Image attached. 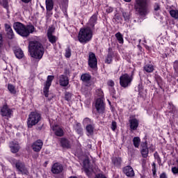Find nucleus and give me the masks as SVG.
I'll list each match as a JSON object with an SVG mask.
<instances>
[{"label": "nucleus", "instance_id": "15", "mask_svg": "<svg viewBox=\"0 0 178 178\" xmlns=\"http://www.w3.org/2000/svg\"><path fill=\"white\" fill-rule=\"evenodd\" d=\"M60 145L62 148H65L66 149H72V142L67 138H60Z\"/></svg>", "mask_w": 178, "mask_h": 178}, {"label": "nucleus", "instance_id": "49", "mask_svg": "<svg viewBox=\"0 0 178 178\" xmlns=\"http://www.w3.org/2000/svg\"><path fill=\"white\" fill-rule=\"evenodd\" d=\"M83 124L84 125L87 124V126L88 124H91V119H90L89 118H84L83 120Z\"/></svg>", "mask_w": 178, "mask_h": 178}, {"label": "nucleus", "instance_id": "5", "mask_svg": "<svg viewBox=\"0 0 178 178\" xmlns=\"http://www.w3.org/2000/svg\"><path fill=\"white\" fill-rule=\"evenodd\" d=\"M41 114L34 111L31 112L27 119L28 129H33V126L38 124V122L41 121Z\"/></svg>", "mask_w": 178, "mask_h": 178}, {"label": "nucleus", "instance_id": "30", "mask_svg": "<svg viewBox=\"0 0 178 178\" xmlns=\"http://www.w3.org/2000/svg\"><path fill=\"white\" fill-rule=\"evenodd\" d=\"M74 129L77 134H83V127H81V124L80 122H76L74 127Z\"/></svg>", "mask_w": 178, "mask_h": 178}, {"label": "nucleus", "instance_id": "33", "mask_svg": "<svg viewBox=\"0 0 178 178\" xmlns=\"http://www.w3.org/2000/svg\"><path fill=\"white\" fill-rule=\"evenodd\" d=\"M68 4V0H60L59 2L60 8H63V9H67Z\"/></svg>", "mask_w": 178, "mask_h": 178}, {"label": "nucleus", "instance_id": "40", "mask_svg": "<svg viewBox=\"0 0 178 178\" xmlns=\"http://www.w3.org/2000/svg\"><path fill=\"white\" fill-rule=\"evenodd\" d=\"M72 97H73V94L70 92H65V101H70L72 99Z\"/></svg>", "mask_w": 178, "mask_h": 178}, {"label": "nucleus", "instance_id": "7", "mask_svg": "<svg viewBox=\"0 0 178 178\" xmlns=\"http://www.w3.org/2000/svg\"><path fill=\"white\" fill-rule=\"evenodd\" d=\"M133 76H134V72H131V75L129 76V74L125 73L120 76V86L122 88H127L131 86V82L133 81Z\"/></svg>", "mask_w": 178, "mask_h": 178}, {"label": "nucleus", "instance_id": "50", "mask_svg": "<svg viewBox=\"0 0 178 178\" xmlns=\"http://www.w3.org/2000/svg\"><path fill=\"white\" fill-rule=\"evenodd\" d=\"M107 86L108 87H111V88H113L115 87V81H113V80H111V79H109L108 81H107Z\"/></svg>", "mask_w": 178, "mask_h": 178}, {"label": "nucleus", "instance_id": "59", "mask_svg": "<svg viewBox=\"0 0 178 178\" xmlns=\"http://www.w3.org/2000/svg\"><path fill=\"white\" fill-rule=\"evenodd\" d=\"M161 58L166 59V58H168V54H166V53L161 54Z\"/></svg>", "mask_w": 178, "mask_h": 178}, {"label": "nucleus", "instance_id": "47", "mask_svg": "<svg viewBox=\"0 0 178 178\" xmlns=\"http://www.w3.org/2000/svg\"><path fill=\"white\" fill-rule=\"evenodd\" d=\"M152 166V172L153 173V176H156V163H155V162H153Z\"/></svg>", "mask_w": 178, "mask_h": 178}, {"label": "nucleus", "instance_id": "29", "mask_svg": "<svg viewBox=\"0 0 178 178\" xmlns=\"http://www.w3.org/2000/svg\"><path fill=\"white\" fill-rule=\"evenodd\" d=\"M133 144L134 146L135 147V148H139L140 147V144H141V138H140V137L138 136H135L133 138Z\"/></svg>", "mask_w": 178, "mask_h": 178}, {"label": "nucleus", "instance_id": "37", "mask_svg": "<svg viewBox=\"0 0 178 178\" xmlns=\"http://www.w3.org/2000/svg\"><path fill=\"white\" fill-rule=\"evenodd\" d=\"M84 172L86 175L88 176V177H92V170H90V168L87 167H84Z\"/></svg>", "mask_w": 178, "mask_h": 178}, {"label": "nucleus", "instance_id": "4", "mask_svg": "<svg viewBox=\"0 0 178 178\" xmlns=\"http://www.w3.org/2000/svg\"><path fill=\"white\" fill-rule=\"evenodd\" d=\"M134 9L140 16H146L148 15V0H136Z\"/></svg>", "mask_w": 178, "mask_h": 178}, {"label": "nucleus", "instance_id": "55", "mask_svg": "<svg viewBox=\"0 0 178 178\" xmlns=\"http://www.w3.org/2000/svg\"><path fill=\"white\" fill-rule=\"evenodd\" d=\"M95 178H106V177L104 174L99 173L95 175Z\"/></svg>", "mask_w": 178, "mask_h": 178}, {"label": "nucleus", "instance_id": "42", "mask_svg": "<svg viewBox=\"0 0 178 178\" xmlns=\"http://www.w3.org/2000/svg\"><path fill=\"white\" fill-rule=\"evenodd\" d=\"M96 94L98 97H100L99 98H102L104 99V91L102 89L99 88L96 90Z\"/></svg>", "mask_w": 178, "mask_h": 178}, {"label": "nucleus", "instance_id": "35", "mask_svg": "<svg viewBox=\"0 0 178 178\" xmlns=\"http://www.w3.org/2000/svg\"><path fill=\"white\" fill-rule=\"evenodd\" d=\"M170 15L171 17L177 19H178V10H170Z\"/></svg>", "mask_w": 178, "mask_h": 178}, {"label": "nucleus", "instance_id": "23", "mask_svg": "<svg viewBox=\"0 0 178 178\" xmlns=\"http://www.w3.org/2000/svg\"><path fill=\"white\" fill-rule=\"evenodd\" d=\"M154 70H155V67L152 63H147L143 66L145 73H154Z\"/></svg>", "mask_w": 178, "mask_h": 178}, {"label": "nucleus", "instance_id": "1", "mask_svg": "<svg viewBox=\"0 0 178 178\" xmlns=\"http://www.w3.org/2000/svg\"><path fill=\"white\" fill-rule=\"evenodd\" d=\"M28 48L31 58L35 59L38 62H40L42 59L45 50L44 49V46H42V44L40 41H29Z\"/></svg>", "mask_w": 178, "mask_h": 178}, {"label": "nucleus", "instance_id": "46", "mask_svg": "<svg viewBox=\"0 0 178 178\" xmlns=\"http://www.w3.org/2000/svg\"><path fill=\"white\" fill-rule=\"evenodd\" d=\"M109 91L111 97L113 98H116V90H115V88H109Z\"/></svg>", "mask_w": 178, "mask_h": 178}, {"label": "nucleus", "instance_id": "14", "mask_svg": "<svg viewBox=\"0 0 178 178\" xmlns=\"http://www.w3.org/2000/svg\"><path fill=\"white\" fill-rule=\"evenodd\" d=\"M122 172L127 177H134L136 176V173L134 172V170L133 167L131 165H127L122 168Z\"/></svg>", "mask_w": 178, "mask_h": 178}, {"label": "nucleus", "instance_id": "57", "mask_svg": "<svg viewBox=\"0 0 178 178\" xmlns=\"http://www.w3.org/2000/svg\"><path fill=\"white\" fill-rule=\"evenodd\" d=\"M159 178H168V175H166V172H162L160 175Z\"/></svg>", "mask_w": 178, "mask_h": 178}, {"label": "nucleus", "instance_id": "21", "mask_svg": "<svg viewBox=\"0 0 178 178\" xmlns=\"http://www.w3.org/2000/svg\"><path fill=\"white\" fill-rule=\"evenodd\" d=\"M59 84L61 87H67L69 86V77L64 74L60 75Z\"/></svg>", "mask_w": 178, "mask_h": 178}, {"label": "nucleus", "instance_id": "32", "mask_svg": "<svg viewBox=\"0 0 178 178\" xmlns=\"http://www.w3.org/2000/svg\"><path fill=\"white\" fill-rule=\"evenodd\" d=\"M115 38L118 41L119 44H123L124 40L123 39V35L120 32H118L115 35Z\"/></svg>", "mask_w": 178, "mask_h": 178}, {"label": "nucleus", "instance_id": "44", "mask_svg": "<svg viewBox=\"0 0 178 178\" xmlns=\"http://www.w3.org/2000/svg\"><path fill=\"white\" fill-rule=\"evenodd\" d=\"M111 129L113 131H116L118 129V122H116V121H112Z\"/></svg>", "mask_w": 178, "mask_h": 178}, {"label": "nucleus", "instance_id": "28", "mask_svg": "<svg viewBox=\"0 0 178 178\" xmlns=\"http://www.w3.org/2000/svg\"><path fill=\"white\" fill-rule=\"evenodd\" d=\"M14 54L17 59H22L24 56V53L22 49H17L15 50Z\"/></svg>", "mask_w": 178, "mask_h": 178}, {"label": "nucleus", "instance_id": "41", "mask_svg": "<svg viewBox=\"0 0 178 178\" xmlns=\"http://www.w3.org/2000/svg\"><path fill=\"white\" fill-rule=\"evenodd\" d=\"M122 16H123L125 22H129V20H130V13L123 12Z\"/></svg>", "mask_w": 178, "mask_h": 178}, {"label": "nucleus", "instance_id": "43", "mask_svg": "<svg viewBox=\"0 0 178 178\" xmlns=\"http://www.w3.org/2000/svg\"><path fill=\"white\" fill-rule=\"evenodd\" d=\"M2 6L3 8H4V9L9 10V2L8 1V0L2 1Z\"/></svg>", "mask_w": 178, "mask_h": 178}, {"label": "nucleus", "instance_id": "64", "mask_svg": "<svg viewBox=\"0 0 178 178\" xmlns=\"http://www.w3.org/2000/svg\"><path fill=\"white\" fill-rule=\"evenodd\" d=\"M124 2H131V0H124Z\"/></svg>", "mask_w": 178, "mask_h": 178}, {"label": "nucleus", "instance_id": "13", "mask_svg": "<svg viewBox=\"0 0 178 178\" xmlns=\"http://www.w3.org/2000/svg\"><path fill=\"white\" fill-rule=\"evenodd\" d=\"M5 31L6 33V36L8 40L15 39V32H13V29H12V26L9 24H4Z\"/></svg>", "mask_w": 178, "mask_h": 178}, {"label": "nucleus", "instance_id": "17", "mask_svg": "<svg viewBox=\"0 0 178 178\" xmlns=\"http://www.w3.org/2000/svg\"><path fill=\"white\" fill-rule=\"evenodd\" d=\"M42 145L44 143L41 139H38L32 144L31 147L35 152H40L42 149Z\"/></svg>", "mask_w": 178, "mask_h": 178}, {"label": "nucleus", "instance_id": "25", "mask_svg": "<svg viewBox=\"0 0 178 178\" xmlns=\"http://www.w3.org/2000/svg\"><path fill=\"white\" fill-rule=\"evenodd\" d=\"M81 80L83 83H86V86H88L90 81H91V75L88 73L82 74L81 76Z\"/></svg>", "mask_w": 178, "mask_h": 178}, {"label": "nucleus", "instance_id": "27", "mask_svg": "<svg viewBox=\"0 0 178 178\" xmlns=\"http://www.w3.org/2000/svg\"><path fill=\"white\" fill-rule=\"evenodd\" d=\"M95 129V127L94 124H88L86 125V130L88 133L87 136H92L94 134V130Z\"/></svg>", "mask_w": 178, "mask_h": 178}, {"label": "nucleus", "instance_id": "60", "mask_svg": "<svg viewBox=\"0 0 178 178\" xmlns=\"http://www.w3.org/2000/svg\"><path fill=\"white\" fill-rule=\"evenodd\" d=\"M33 0H21L22 3H30Z\"/></svg>", "mask_w": 178, "mask_h": 178}, {"label": "nucleus", "instance_id": "16", "mask_svg": "<svg viewBox=\"0 0 178 178\" xmlns=\"http://www.w3.org/2000/svg\"><path fill=\"white\" fill-rule=\"evenodd\" d=\"M63 172V165L59 163H55L51 167V173L53 175H59Z\"/></svg>", "mask_w": 178, "mask_h": 178}, {"label": "nucleus", "instance_id": "10", "mask_svg": "<svg viewBox=\"0 0 178 178\" xmlns=\"http://www.w3.org/2000/svg\"><path fill=\"white\" fill-rule=\"evenodd\" d=\"M54 79H55V76L52 75L47 76V81L43 88V94L45 98H48V97H49V88H51V86H52V81H54Z\"/></svg>", "mask_w": 178, "mask_h": 178}, {"label": "nucleus", "instance_id": "8", "mask_svg": "<svg viewBox=\"0 0 178 178\" xmlns=\"http://www.w3.org/2000/svg\"><path fill=\"white\" fill-rule=\"evenodd\" d=\"M88 65L92 70H98V59L92 51L89 52Z\"/></svg>", "mask_w": 178, "mask_h": 178}, {"label": "nucleus", "instance_id": "58", "mask_svg": "<svg viewBox=\"0 0 178 178\" xmlns=\"http://www.w3.org/2000/svg\"><path fill=\"white\" fill-rule=\"evenodd\" d=\"M149 149H150V151H152V152H154V151H155V146L154 145L151 144L149 146Z\"/></svg>", "mask_w": 178, "mask_h": 178}, {"label": "nucleus", "instance_id": "36", "mask_svg": "<svg viewBox=\"0 0 178 178\" xmlns=\"http://www.w3.org/2000/svg\"><path fill=\"white\" fill-rule=\"evenodd\" d=\"M47 38L49 41L51 42V44H56V41H57L56 36L54 35H50L47 36Z\"/></svg>", "mask_w": 178, "mask_h": 178}, {"label": "nucleus", "instance_id": "2", "mask_svg": "<svg viewBox=\"0 0 178 178\" xmlns=\"http://www.w3.org/2000/svg\"><path fill=\"white\" fill-rule=\"evenodd\" d=\"M13 29L17 34L21 37H25L26 38H27L30 34H33V33L35 31V27H34V25H24V24L19 22L13 24Z\"/></svg>", "mask_w": 178, "mask_h": 178}, {"label": "nucleus", "instance_id": "56", "mask_svg": "<svg viewBox=\"0 0 178 178\" xmlns=\"http://www.w3.org/2000/svg\"><path fill=\"white\" fill-rule=\"evenodd\" d=\"M106 13H112L113 12V8L112 7H108L106 9Z\"/></svg>", "mask_w": 178, "mask_h": 178}, {"label": "nucleus", "instance_id": "63", "mask_svg": "<svg viewBox=\"0 0 178 178\" xmlns=\"http://www.w3.org/2000/svg\"><path fill=\"white\" fill-rule=\"evenodd\" d=\"M22 9H26V6L24 4H22Z\"/></svg>", "mask_w": 178, "mask_h": 178}, {"label": "nucleus", "instance_id": "39", "mask_svg": "<svg viewBox=\"0 0 178 178\" xmlns=\"http://www.w3.org/2000/svg\"><path fill=\"white\" fill-rule=\"evenodd\" d=\"M154 159L157 160V163L161 165V163H162V160L161 159V156H159V154L158 153V152H154Z\"/></svg>", "mask_w": 178, "mask_h": 178}, {"label": "nucleus", "instance_id": "24", "mask_svg": "<svg viewBox=\"0 0 178 178\" xmlns=\"http://www.w3.org/2000/svg\"><path fill=\"white\" fill-rule=\"evenodd\" d=\"M10 148L13 154H17V152L20 150V145H19V143L11 142L10 143Z\"/></svg>", "mask_w": 178, "mask_h": 178}, {"label": "nucleus", "instance_id": "62", "mask_svg": "<svg viewBox=\"0 0 178 178\" xmlns=\"http://www.w3.org/2000/svg\"><path fill=\"white\" fill-rule=\"evenodd\" d=\"M43 128H44V124L40 127H38L37 130H39L40 131H41V130H42Z\"/></svg>", "mask_w": 178, "mask_h": 178}, {"label": "nucleus", "instance_id": "20", "mask_svg": "<svg viewBox=\"0 0 178 178\" xmlns=\"http://www.w3.org/2000/svg\"><path fill=\"white\" fill-rule=\"evenodd\" d=\"M52 130L54 131L56 137H63V136H65V131H63V129L58 125L53 126Z\"/></svg>", "mask_w": 178, "mask_h": 178}, {"label": "nucleus", "instance_id": "3", "mask_svg": "<svg viewBox=\"0 0 178 178\" xmlns=\"http://www.w3.org/2000/svg\"><path fill=\"white\" fill-rule=\"evenodd\" d=\"M93 29L90 27L86 26L81 28L78 33V40L81 44H87L92 40V35H94Z\"/></svg>", "mask_w": 178, "mask_h": 178}, {"label": "nucleus", "instance_id": "12", "mask_svg": "<svg viewBox=\"0 0 178 178\" xmlns=\"http://www.w3.org/2000/svg\"><path fill=\"white\" fill-rule=\"evenodd\" d=\"M98 22V11L94 13L88 22V27H90L92 30H95V24Z\"/></svg>", "mask_w": 178, "mask_h": 178}, {"label": "nucleus", "instance_id": "6", "mask_svg": "<svg viewBox=\"0 0 178 178\" xmlns=\"http://www.w3.org/2000/svg\"><path fill=\"white\" fill-rule=\"evenodd\" d=\"M13 165L15 166L19 175H24L25 176H29L30 174L29 172V168L26 167V163L20 160L14 159L13 161Z\"/></svg>", "mask_w": 178, "mask_h": 178}, {"label": "nucleus", "instance_id": "11", "mask_svg": "<svg viewBox=\"0 0 178 178\" xmlns=\"http://www.w3.org/2000/svg\"><path fill=\"white\" fill-rule=\"evenodd\" d=\"M111 164L113 168L116 169H122V165L123 163V159L119 156H113L111 158Z\"/></svg>", "mask_w": 178, "mask_h": 178}, {"label": "nucleus", "instance_id": "9", "mask_svg": "<svg viewBox=\"0 0 178 178\" xmlns=\"http://www.w3.org/2000/svg\"><path fill=\"white\" fill-rule=\"evenodd\" d=\"M106 104L104 102L103 98H97L95 101V108L99 115H104L105 113Z\"/></svg>", "mask_w": 178, "mask_h": 178}, {"label": "nucleus", "instance_id": "53", "mask_svg": "<svg viewBox=\"0 0 178 178\" xmlns=\"http://www.w3.org/2000/svg\"><path fill=\"white\" fill-rule=\"evenodd\" d=\"M142 149L148 148V141L145 140V142L141 143Z\"/></svg>", "mask_w": 178, "mask_h": 178}, {"label": "nucleus", "instance_id": "54", "mask_svg": "<svg viewBox=\"0 0 178 178\" xmlns=\"http://www.w3.org/2000/svg\"><path fill=\"white\" fill-rule=\"evenodd\" d=\"M3 45V38L2 37V33H0V49Z\"/></svg>", "mask_w": 178, "mask_h": 178}, {"label": "nucleus", "instance_id": "52", "mask_svg": "<svg viewBox=\"0 0 178 178\" xmlns=\"http://www.w3.org/2000/svg\"><path fill=\"white\" fill-rule=\"evenodd\" d=\"M154 10L155 12H158V10H161V6L158 3H155L154 6Z\"/></svg>", "mask_w": 178, "mask_h": 178}, {"label": "nucleus", "instance_id": "45", "mask_svg": "<svg viewBox=\"0 0 178 178\" xmlns=\"http://www.w3.org/2000/svg\"><path fill=\"white\" fill-rule=\"evenodd\" d=\"M55 33V28L54 27H49L47 30V35H54V33Z\"/></svg>", "mask_w": 178, "mask_h": 178}, {"label": "nucleus", "instance_id": "38", "mask_svg": "<svg viewBox=\"0 0 178 178\" xmlns=\"http://www.w3.org/2000/svg\"><path fill=\"white\" fill-rule=\"evenodd\" d=\"M65 58H70L72 56V49H70V47H67L65 49Z\"/></svg>", "mask_w": 178, "mask_h": 178}, {"label": "nucleus", "instance_id": "18", "mask_svg": "<svg viewBox=\"0 0 178 178\" xmlns=\"http://www.w3.org/2000/svg\"><path fill=\"white\" fill-rule=\"evenodd\" d=\"M1 115L3 118H10L12 110L9 108L8 104H4L1 108Z\"/></svg>", "mask_w": 178, "mask_h": 178}, {"label": "nucleus", "instance_id": "31", "mask_svg": "<svg viewBox=\"0 0 178 178\" xmlns=\"http://www.w3.org/2000/svg\"><path fill=\"white\" fill-rule=\"evenodd\" d=\"M8 90L10 93L13 95H16L17 91L16 90V88L13 86V84L8 83Z\"/></svg>", "mask_w": 178, "mask_h": 178}, {"label": "nucleus", "instance_id": "51", "mask_svg": "<svg viewBox=\"0 0 178 178\" xmlns=\"http://www.w3.org/2000/svg\"><path fill=\"white\" fill-rule=\"evenodd\" d=\"M108 55H116L118 56V53H115V51H113L112 47H108Z\"/></svg>", "mask_w": 178, "mask_h": 178}, {"label": "nucleus", "instance_id": "61", "mask_svg": "<svg viewBox=\"0 0 178 178\" xmlns=\"http://www.w3.org/2000/svg\"><path fill=\"white\" fill-rule=\"evenodd\" d=\"M138 95H139V97H143V90H142L140 88L138 89Z\"/></svg>", "mask_w": 178, "mask_h": 178}, {"label": "nucleus", "instance_id": "48", "mask_svg": "<svg viewBox=\"0 0 178 178\" xmlns=\"http://www.w3.org/2000/svg\"><path fill=\"white\" fill-rule=\"evenodd\" d=\"M154 79L159 86L161 84V83H162V77H161V76L156 74L154 76Z\"/></svg>", "mask_w": 178, "mask_h": 178}, {"label": "nucleus", "instance_id": "19", "mask_svg": "<svg viewBox=\"0 0 178 178\" xmlns=\"http://www.w3.org/2000/svg\"><path fill=\"white\" fill-rule=\"evenodd\" d=\"M130 131H136L138 129L140 121L137 118L129 119V120Z\"/></svg>", "mask_w": 178, "mask_h": 178}, {"label": "nucleus", "instance_id": "26", "mask_svg": "<svg viewBox=\"0 0 178 178\" xmlns=\"http://www.w3.org/2000/svg\"><path fill=\"white\" fill-rule=\"evenodd\" d=\"M113 58H118V56L114 54H107L105 56L104 63L106 65H111L113 62Z\"/></svg>", "mask_w": 178, "mask_h": 178}, {"label": "nucleus", "instance_id": "34", "mask_svg": "<svg viewBox=\"0 0 178 178\" xmlns=\"http://www.w3.org/2000/svg\"><path fill=\"white\" fill-rule=\"evenodd\" d=\"M140 154L143 158H148V154H149V150L148 148L142 149L140 151Z\"/></svg>", "mask_w": 178, "mask_h": 178}, {"label": "nucleus", "instance_id": "22", "mask_svg": "<svg viewBox=\"0 0 178 178\" xmlns=\"http://www.w3.org/2000/svg\"><path fill=\"white\" fill-rule=\"evenodd\" d=\"M47 15H52L54 10V0H45Z\"/></svg>", "mask_w": 178, "mask_h": 178}]
</instances>
